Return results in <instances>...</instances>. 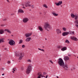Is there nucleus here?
Wrapping results in <instances>:
<instances>
[{
    "instance_id": "obj_48",
    "label": "nucleus",
    "mask_w": 78,
    "mask_h": 78,
    "mask_svg": "<svg viewBox=\"0 0 78 78\" xmlns=\"http://www.w3.org/2000/svg\"><path fill=\"white\" fill-rule=\"evenodd\" d=\"M37 78H41V76H38L37 77Z\"/></svg>"
},
{
    "instance_id": "obj_25",
    "label": "nucleus",
    "mask_w": 78,
    "mask_h": 78,
    "mask_svg": "<svg viewBox=\"0 0 78 78\" xmlns=\"http://www.w3.org/2000/svg\"><path fill=\"white\" fill-rule=\"evenodd\" d=\"M63 46H60L57 47L58 48H62Z\"/></svg>"
},
{
    "instance_id": "obj_23",
    "label": "nucleus",
    "mask_w": 78,
    "mask_h": 78,
    "mask_svg": "<svg viewBox=\"0 0 78 78\" xmlns=\"http://www.w3.org/2000/svg\"><path fill=\"white\" fill-rule=\"evenodd\" d=\"M23 40H20L19 44H22V43H23Z\"/></svg>"
},
{
    "instance_id": "obj_21",
    "label": "nucleus",
    "mask_w": 78,
    "mask_h": 78,
    "mask_svg": "<svg viewBox=\"0 0 78 78\" xmlns=\"http://www.w3.org/2000/svg\"><path fill=\"white\" fill-rule=\"evenodd\" d=\"M38 75V76H41V77H42V78H43V77H44V76H42V75H41V74H40V73H38L37 74Z\"/></svg>"
},
{
    "instance_id": "obj_5",
    "label": "nucleus",
    "mask_w": 78,
    "mask_h": 78,
    "mask_svg": "<svg viewBox=\"0 0 78 78\" xmlns=\"http://www.w3.org/2000/svg\"><path fill=\"white\" fill-rule=\"evenodd\" d=\"M20 58L18 59L19 60H21L22 59V58L24 56V54L23 53H21L19 55Z\"/></svg>"
},
{
    "instance_id": "obj_19",
    "label": "nucleus",
    "mask_w": 78,
    "mask_h": 78,
    "mask_svg": "<svg viewBox=\"0 0 78 78\" xmlns=\"http://www.w3.org/2000/svg\"><path fill=\"white\" fill-rule=\"evenodd\" d=\"M69 34H75L74 31L73 32L71 31H69Z\"/></svg>"
},
{
    "instance_id": "obj_61",
    "label": "nucleus",
    "mask_w": 78,
    "mask_h": 78,
    "mask_svg": "<svg viewBox=\"0 0 78 78\" xmlns=\"http://www.w3.org/2000/svg\"><path fill=\"white\" fill-rule=\"evenodd\" d=\"M12 36H13V35H12Z\"/></svg>"
},
{
    "instance_id": "obj_14",
    "label": "nucleus",
    "mask_w": 78,
    "mask_h": 78,
    "mask_svg": "<svg viewBox=\"0 0 78 78\" xmlns=\"http://www.w3.org/2000/svg\"><path fill=\"white\" fill-rule=\"evenodd\" d=\"M30 72H31V69H27L26 72L27 74H29V73H30Z\"/></svg>"
},
{
    "instance_id": "obj_49",
    "label": "nucleus",
    "mask_w": 78,
    "mask_h": 78,
    "mask_svg": "<svg viewBox=\"0 0 78 78\" xmlns=\"http://www.w3.org/2000/svg\"><path fill=\"white\" fill-rule=\"evenodd\" d=\"M68 56H71V55H70V54H68Z\"/></svg>"
},
{
    "instance_id": "obj_47",
    "label": "nucleus",
    "mask_w": 78,
    "mask_h": 78,
    "mask_svg": "<svg viewBox=\"0 0 78 78\" xmlns=\"http://www.w3.org/2000/svg\"><path fill=\"white\" fill-rule=\"evenodd\" d=\"M2 76H3L5 75V74H4V73H3V74H2Z\"/></svg>"
},
{
    "instance_id": "obj_17",
    "label": "nucleus",
    "mask_w": 78,
    "mask_h": 78,
    "mask_svg": "<svg viewBox=\"0 0 78 78\" xmlns=\"http://www.w3.org/2000/svg\"><path fill=\"white\" fill-rule=\"evenodd\" d=\"M64 59L65 61H67L69 59V58L67 56H66L64 58Z\"/></svg>"
},
{
    "instance_id": "obj_58",
    "label": "nucleus",
    "mask_w": 78,
    "mask_h": 78,
    "mask_svg": "<svg viewBox=\"0 0 78 78\" xmlns=\"http://www.w3.org/2000/svg\"><path fill=\"white\" fill-rule=\"evenodd\" d=\"M43 76V77H45V76Z\"/></svg>"
},
{
    "instance_id": "obj_63",
    "label": "nucleus",
    "mask_w": 78,
    "mask_h": 78,
    "mask_svg": "<svg viewBox=\"0 0 78 78\" xmlns=\"http://www.w3.org/2000/svg\"><path fill=\"white\" fill-rule=\"evenodd\" d=\"M71 70H72V69H71Z\"/></svg>"
},
{
    "instance_id": "obj_54",
    "label": "nucleus",
    "mask_w": 78,
    "mask_h": 78,
    "mask_svg": "<svg viewBox=\"0 0 78 78\" xmlns=\"http://www.w3.org/2000/svg\"><path fill=\"white\" fill-rule=\"evenodd\" d=\"M57 78H59V77H58V76H57Z\"/></svg>"
},
{
    "instance_id": "obj_32",
    "label": "nucleus",
    "mask_w": 78,
    "mask_h": 78,
    "mask_svg": "<svg viewBox=\"0 0 78 78\" xmlns=\"http://www.w3.org/2000/svg\"><path fill=\"white\" fill-rule=\"evenodd\" d=\"M64 70L65 71H66V72H67L68 71V70H69V69H64Z\"/></svg>"
},
{
    "instance_id": "obj_6",
    "label": "nucleus",
    "mask_w": 78,
    "mask_h": 78,
    "mask_svg": "<svg viewBox=\"0 0 78 78\" xmlns=\"http://www.w3.org/2000/svg\"><path fill=\"white\" fill-rule=\"evenodd\" d=\"M9 43L10 45H15V42L13 40H10Z\"/></svg>"
},
{
    "instance_id": "obj_56",
    "label": "nucleus",
    "mask_w": 78,
    "mask_h": 78,
    "mask_svg": "<svg viewBox=\"0 0 78 78\" xmlns=\"http://www.w3.org/2000/svg\"><path fill=\"white\" fill-rule=\"evenodd\" d=\"M12 72H13V73H14V71H12Z\"/></svg>"
},
{
    "instance_id": "obj_3",
    "label": "nucleus",
    "mask_w": 78,
    "mask_h": 78,
    "mask_svg": "<svg viewBox=\"0 0 78 78\" xmlns=\"http://www.w3.org/2000/svg\"><path fill=\"white\" fill-rule=\"evenodd\" d=\"M4 31H7L9 33L11 34V31L9 30V29H5L4 30L3 29H1L0 30V34H3L4 33Z\"/></svg>"
},
{
    "instance_id": "obj_42",
    "label": "nucleus",
    "mask_w": 78,
    "mask_h": 78,
    "mask_svg": "<svg viewBox=\"0 0 78 78\" xmlns=\"http://www.w3.org/2000/svg\"><path fill=\"white\" fill-rule=\"evenodd\" d=\"M41 51H44V52L45 51H44V49H41Z\"/></svg>"
},
{
    "instance_id": "obj_52",
    "label": "nucleus",
    "mask_w": 78,
    "mask_h": 78,
    "mask_svg": "<svg viewBox=\"0 0 78 78\" xmlns=\"http://www.w3.org/2000/svg\"><path fill=\"white\" fill-rule=\"evenodd\" d=\"M4 26V25H1V27H3Z\"/></svg>"
},
{
    "instance_id": "obj_45",
    "label": "nucleus",
    "mask_w": 78,
    "mask_h": 78,
    "mask_svg": "<svg viewBox=\"0 0 78 78\" xmlns=\"http://www.w3.org/2000/svg\"><path fill=\"white\" fill-rule=\"evenodd\" d=\"M15 56H18V55H17V54H16L15 55Z\"/></svg>"
},
{
    "instance_id": "obj_26",
    "label": "nucleus",
    "mask_w": 78,
    "mask_h": 78,
    "mask_svg": "<svg viewBox=\"0 0 78 78\" xmlns=\"http://www.w3.org/2000/svg\"><path fill=\"white\" fill-rule=\"evenodd\" d=\"M75 20H77V19H78V15H76L75 16Z\"/></svg>"
},
{
    "instance_id": "obj_15",
    "label": "nucleus",
    "mask_w": 78,
    "mask_h": 78,
    "mask_svg": "<svg viewBox=\"0 0 78 78\" xmlns=\"http://www.w3.org/2000/svg\"><path fill=\"white\" fill-rule=\"evenodd\" d=\"M18 12L19 13H23L24 12H23V10L22 9H20L18 10Z\"/></svg>"
},
{
    "instance_id": "obj_16",
    "label": "nucleus",
    "mask_w": 78,
    "mask_h": 78,
    "mask_svg": "<svg viewBox=\"0 0 78 78\" xmlns=\"http://www.w3.org/2000/svg\"><path fill=\"white\" fill-rule=\"evenodd\" d=\"M66 50H67V47H63L61 49V50H62V51H65Z\"/></svg>"
},
{
    "instance_id": "obj_31",
    "label": "nucleus",
    "mask_w": 78,
    "mask_h": 78,
    "mask_svg": "<svg viewBox=\"0 0 78 78\" xmlns=\"http://www.w3.org/2000/svg\"><path fill=\"white\" fill-rule=\"evenodd\" d=\"M65 34L66 36V35H68L69 34V33L68 32H65Z\"/></svg>"
},
{
    "instance_id": "obj_53",
    "label": "nucleus",
    "mask_w": 78,
    "mask_h": 78,
    "mask_svg": "<svg viewBox=\"0 0 78 78\" xmlns=\"http://www.w3.org/2000/svg\"><path fill=\"white\" fill-rule=\"evenodd\" d=\"M40 14H42V12H40Z\"/></svg>"
},
{
    "instance_id": "obj_44",
    "label": "nucleus",
    "mask_w": 78,
    "mask_h": 78,
    "mask_svg": "<svg viewBox=\"0 0 78 78\" xmlns=\"http://www.w3.org/2000/svg\"><path fill=\"white\" fill-rule=\"evenodd\" d=\"M11 16H12V15H14V13H13L11 14Z\"/></svg>"
},
{
    "instance_id": "obj_20",
    "label": "nucleus",
    "mask_w": 78,
    "mask_h": 78,
    "mask_svg": "<svg viewBox=\"0 0 78 78\" xmlns=\"http://www.w3.org/2000/svg\"><path fill=\"white\" fill-rule=\"evenodd\" d=\"M38 28L40 31H43V29H42V28L41 27L39 26L38 27Z\"/></svg>"
},
{
    "instance_id": "obj_8",
    "label": "nucleus",
    "mask_w": 78,
    "mask_h": 78,
    "mask_svg": "<svg viewBox=\"0 0 78 78\" xmlns=\"http://www.w3.org/2000/svg\"><path fill=\"white\" fill-rule=\"evenodd\" d=\"M71 39H72V40H73L74 41H78V39H77V38L75 37L74 36H72L71 37Z\"/></svg>"
},
{
    "instance_id": "obj_43",
    "label": "nucleus",
    "mask_w": 78,
    "mask_h": 78,
    "mask_svg": "<svg viewBox=\"0 0 78 78\" xmlns=\"http://www.w3.org/2000/svg\"><path fill=\"white\" fill-rule=\"evenodd\" d=\"M7 62H8V64H9L10 63V61H8Z\"/></svg>"
},
{
    "instance_id": "obj_59",
    "label": "nucleus",
    "mask_w": 78,
    "mask_h": 78,
    "mask_svg": "<svg viewBox=\"0 0 78 78\" xmlns=\"http://www.w3.org/2000/svg\"><path fill=\"white\" fill-rule=\"evenodd\" d=\"M2 69L3 70H4V69Z\"/></svg>"
},
{
    "instance_id": "obj_1",
    "label": "nucleus",
    "mask_w": 78,
    "mask_h": 78,
    "mask_svg": "<svg viewBox=\"0 0 78 78\" xmlns=\"http://www.w3.org/2000/svg\"><path fill=\"white\" fill-rule=\"evenodd\" d=\"M58 63L60 66L62 67L64 69H68L69 68L67 64H66L65 65L64 64V61L62 58H60L58 59Z\"/></svg>"
},
{
    "instance_id": "obj_2",
    "label": "nucleus",
    "mask_w": 78,
    "mask_h": 78,
    "mask_svg": "<svg viewBox=\"0 0 78 78\" xmlns=\"http://www.w3.org/2000/svg\"><path fill=\"white\" fill-rule=\"evenodd\" d=\"M44 29L48 31H50L52 29L51 27L50 26V25L48 22H46L45 23L44 25Z\"/></svg>"
},
{
    "instance_id": "obj_34",
    "label": "nucleus",
    "mask_w": 78,
    "mask_h": 78,
    "mask_svg": "<svg viewBox=\"0 0 78 78\" xmlns=\"http://www.w3.org/2000/svg\"><path fill=\"white\" fill-rule=\"evenodd\" d=\"M22 48H24V47H25V45L24 44L23 45H22Z\"/></svg>"
},
{
    "instance_id": "obj_36",
    "label": "nucleus",
    "mask_w": 78,
    "mask_h": 78,
    "mask_svg": "<svg viewBox=\"0 0 78 78\" xmlns=\"http://www.w3.org/2000/svg\"><path fill=\"white\" fill-rule=\"evenodd\" d=\"M31 8H34V5H32V6H31Z\"/></svg>"
},
{
    "instance_id": "obj_55",
    "label": "nucleus",
    "mask_w": 78,
    "mask_h": 78,
    "mask_svg": "<svg viewBox=\"0 0 78 78\" xmlns=\"http://www.w3.org/2000/svg\"><path fill=\"white\" fill-rule=\"evenodd\" d=\"M7 48H5V50H7Z\"/></svg>"
},
{
    "instance_id": "obj_60",
    "label": "nucleus",
    "mask_w": 78,
    "mask_h": 78,
    "mask_svg": "<svg viewBox=\"0 0 78 78\" xmlns=\"http://www.w3.org/2000/svg\"><path fill=\"white\" fill-rule=\"evenodd\" d=\"M1 60V58H0V61Z\"/></svg>"
},
{
    "instance_id": "obj_62",
    "label": "nucleus",
    "mask_w": 78,
    "mask_h": 78,
    "mask_svg": "<svg viewBox=\"0 0 78 78\" xmlns=\"http://www.w3.org/2000/svg\"><path fill=\"white\" fill-rule=\"evenodd\" d=\"M43 48H44V46H43Z\"/></svg>"
},
{
    "instance_id": "obj_40",
    "label": "nucleus",
    "mask_w": 78,
    "mask_h": 78,
    "mask_svg": "<svg viewBox=\"0 0 78 78\" xmlns=\"http://www.w3.org/2000/svg\"><path fill=\"white\" fill-rule=\"evenodd\" d=\"M12 70L13 71H16V70L17 69H13Z\"/></svg>"
},
{
    "instance_id": "obj_50",
    "label": "nucleus",
    "mask_w": 78,
    "mask_h": 78,
    "mask_svg": "<svg viewBox=\"0 0 78 78\" xmlns=\"http://www.w3.org/2000/svg\"><path fill=\"white\" fill-rule=\"evenodd\" d=\"M23 8L24 9H25V7H24V6H23Z\"/></svg>"
},
{
    "instance_id": "obj_35",
    "label": "nucleus",
    "mask_w": 78,
    "mask_h": 78,
    "mask_svg": "<svg viewBox=\"0 0 78 78\" xmlns=\"http://www.w3.org/2000/svg\"><path fill=\"white\" fill-rule=\"evenodd\" d=\"M27 61L28 62H31V60L30 59H29L27 60Z\"/></svg>"
},
{
    "instance_id": "obj_13",
    "label": "nucleus",
    "mask_w": 78,
    "mask_h": 78,
    "mask_svg": "<svg viewBox=\"0 0 78 78\" xmlns=\"http://www.w3.org/2000/svg\"><path fill=\"white\" fill-rule=\"evenodd\" d=\"M62 3V1H59L58 3H55V4L57 6H59V5H61Z\"/></svg>"
},
{
    "instance_id": "obj_57",
    "label": "nucleus",
    "mask_w": 78,
    "mask_h": 78,
    "mask_svg": "<svg viewBox=\"0 0 78 78\" xmlns=\"http://www.w3.org/2000/svg\"><path fill=\"white\" fill-rule=\"evenodd\" d=\"M45 40H47V38H45Z\"/></svg>"
},
{
    "instance_id": "obj_29",
    "label": "nucleus",
    "mask_w": 78,
    "mask_h": 78,
    "mask_svg": "<svg viewBox=\"0 0 78 78\" xmlns=\"http://www.w3.org/2000/svg\"><path fill=\"white\" fill-rule=\"evenodd\" d=\"M66 43H67V44H69V40H66L65 41Z\"/></svg>"
},
{
    "instance_id": "obj_39",
    "label": "nucleus",
    "mask_w": 78,
    "mask_h": 78,
    "mask_svg": "<svg viewBox=\"0 0 78 78\" xmlns=\"http://www.w3.org/2000/svg\"><path fill=\"white\" fill-rule=\"evenodd\" d=\"M3 21H6V19H3Z\"/></svg>"
},
{
    "instance_id": "obj_9",
    "label": "nucleus",
    "mask_w": 78,
    "mask_h": 78,
    "mask_svg": "<svg viewBox=\"0 0 78 78\" xmlns=\"http://www.w3.org/2000/svg\"><path fill=\"white\" fill-rule=\"evenodd\" d=\"M32 35V33H27L25 34V36H26V37H30Z\"/></svg>"
},
{
    "instance_id": "obj_12",
    "label": "nucleus",
    "mask_w": 78,
    "mask_h": 78,
    "mask_svg": "<svg viewBox=\"0 0 78 78\" xmlns=\"http://www.w3.org/2000/svg\"><path fill=\"white\" fill-rule=\"evenodd\" d=\"M5 38H2L0 39V43L5 42Z\"/></svg>"
},
{
    "instance_id": "obj_37",
    "label": "nucleus",
    "mask_w": 78,
    "mask_h": 78,
    "mask_svg": "<svg viewBox=\"0 0 78 78\" xmlns=\"http://www.w3.org/2000/svg\"><path fill=\"white\" fill-rule=\"evenodd\" d=\"M49 61H50L51 62V63L52 64H53V62H52V60H49Z\"/></svg>"
},
{
    "instance_id": "obj_22",
    "label": "nucleus",
    "mask_w": 78,
    "mask_h": 78,
    "mask_svg": "<svg viewBox=\"0 0 78 78\" xmlns=\"http://www.w3.org/2000/svg\"><path fill=\"white\" fill-rule=\"evenodd\" d=\"M71 16L72 17V18H74L75 16V15H74L73 14H72V13L71 14Z\"/></svg>"
},
{
    "instance_id": "obj_33",
    "label": "nucleus",
    "mask_w": 78,
    "mask_h": 78,
    "mask_svg": "<svg viewBox=\"0 0 78 78\" xmlns=\"http://www.w3.org/2000/svg\"><path fill=\"white\" fill-rule=\"evenodd\" d=\"M63 30L64 31H66V28L65 27H63Z\"/></svg>"
},
{
    "instance_id": "obj_10",
    "label": "nucleus",
    "mask_w": 78,
    "mask_h": 78,
    "mask_svg": "<svg viewBox=\"0 0 78 78\" xmlns=\"http://www.w3.org/2000/svg\"><path fill=\"white\" fill-rule=\"evenodd\" d=\"M23 22H24V23H27L28 21L29 20L28 18H26L23 19Z\"/></svg>"
},
{
    "instance_id": "obj_46",
    "label": "nucleus",
    "mask_w": 78,
    "mask_h": 78,
    "mask_svg": "<svg viewBox=\"0 0 78 78\" xmlns=\"http://www.w3.org/2000/svg\"><path fill=\"white\" fill-rule=\"evenodd\" d=\"M38 50H41V48H38Z\"/></svg>"
},
{
    "instance_id": "obj_28",
    "label": "nucleus",
    "mask_w": 78,
    "mask_h": 78,
    "mask_svg": "<svg viewBox=\"0 0 78 78\" xmlns=\"http://www.w3.org/2000/svg\"><path fill=\"white\" fill-rule=\"evenodd\" d=\"M43 6H44V7L46 8H48V7L47 6V5H46V4H44L43 5Z\"/></svg>"
},
{
    "instance_id": "obj_38",
    "label": "nucleus",
    "mask_w": 78,
    "mask_h": 78,
    "mask_svg": "<svg viewBox=\"0 0 78 78\" xmlns=\"http://www.w3.org/2000/svg\"><path fill=\"white\" fill-rule=\"evenodd\" d=\"M47 74V73L45 72H44L43 73V75H46Z\"/></svg>"
},
{
    "instance_id": "obj_30",
    "label": "nucleus",
    "mask_w": 78,
    "mask_h": 78,
    "mask_svg": "<svg viewBox=\"0 0 78 78\" xmlns=\"http://www.w3.org/2000/svg\"><path fill=\"white\" fill-rule=\"evenodd\" d=\"M62 35L63 36H66L65 32H64L62 33Z\"/></svg>"
},
{
    "instance_id": "obj_27",
    "label": "nucleus",
    "mask_w": 78,
    "mask_h": 78,
    "mask_svg": "<svg viewBox=\"0 0 78 78\" xmlns=\"http://www.w3.org/2000/svg\"><path fill=\"white\" fill-rule=\"evenodd\" d=\"M74 22L76 24H78V20H76V21H74Z\"/></svg>"
},
{
    "instance_id": "obj_4",
    "label": "nucleus",
    "mask_w": 78,
    "mask_h": 78,
    "mask_svg": "<svg viewBox=\"0 0 78 78\" xmlns=\"http://www.w3.org/2000/svg\"><path fill=\"white\" fill-rule=\"evenodd\" d=\"M31 2V1H28L27 2H25V4H22L23 6H24L25 5L26 7H27L28 6V7H30L31 6V5H30L29 4Z\"/></svg>"
},
{
    "instance_id": "obj_11",
    "label": "nucleus",
    "mask_w": 78,
    "mask_h": 78,
    "mask_svg": "<svg viewBox=\"0 0 78 78\" xmlns=\"http://www.w3.org/2000/svg\"><path fill=\"white\" fill-rule=\"evenodd\" d=\"M31 40V37H27L25 40V41L27 42H30Z\"/></svg>"
},
{
    "instance_id": "obj_7",
    "label": "nucleus",
    "mask_w": 78,
    "mask_h": 78,
    "mask_svg": "<svg viewBox=\"0 0 78 78\" xmlns=\"http://www.w3.org/2000/svg\"><path fill=\"white\" fill-rule=\"evenodd\" d=\"M56 33L58 35H60L61 33V30L58 29L56 30Z\"/></svg>"
},
{
    "instance_id": "obj_51",
    "label": "nucleus",
    "mask_w": 78,
    "mask_h": 78,
    "mask_svg": "<svg viewBox=\"0 0 78 78\" xmlns=\"http://www.w3.org/2000/svg\"><path fill=\"white\" fill-rule=\"evenodd\" d=\"M7 2H9V1L8 0H7Z\"/></svg>"
},
{
    "instance_id": "obj_41",
    "label": "nucleus",
    "mask_w": 78,
    "mask_h": 78,
    "mask_svg": "<svg viewBox=\"0 0 78 78\" xmlns=\"http://www.w3.org/2000/svg\"><path fill=\"white\" fill-rule=\"evenodd\" d=\"M76 26L77 28H78V24H76Z\"/></svg>"
},
{
    "instance_id": "obj_18",
    "label": "nucleus",
    "mask_w": 78,
    "mask_h": 78,
    "mask_svg": "<svg viewBox=\"0 0 78 78\" xmlns=\"http://www.w3.org/2000/svg\"><path fill=\"white\" fill-rule=\"evenodd\" d=\"M52 14L54 16H58V14L56 13L55 12H52Z\"/></svg>"
},
{
    "instance_id": "obj_24",
    "label": "nucleus",
    "mask_w": 78,
    "mask_h": 78,
    "mask_svg": "<svg viewBox=\"0 0 78 78\" xmlns=\"http://www.w3.org/2000/svg\"><path fill=\"white\" fill-rule=\"evenodd\" d=\"M32 68V66H31V65H29L28 66V69H31Z\"/></svg>"
}]
</instances>
